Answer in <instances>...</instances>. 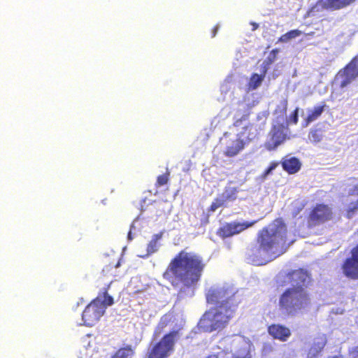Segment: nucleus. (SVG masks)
Segmentation results:
<instances>
[{
	"label": "nucleus",
	"instance_id": "obj_19",
	"mask_svg": "<svg viewBox=\"0 0 358 358\" xmlns=\"http://www.w3.org/2000/svg\"><path fill=\"white\" fill-rule=\"evenodd\" d=\"M325 106V103H322L308 110L307 117L305 118V127L318 119L324 112Z\"/></svg>",
	"mask_w": 358,
	"mask_h": 358
},
{
	"label": "nucleus",
	"instance_id": "obj_9",
	"mask_svg": "<svg viewBox=\"0 0 358 358\" xmlns=\"http://www.w3.org/2000/svg\"><path fill=\"white\" fill-rule=\"evenodd\" d=\"M337 77L341 79V88L346 87L358 77V55L338 72Z\"/></svg>",
	"mask_w": 358,
	"mask_h": 358
},
{
	"label": "nucleus",
	"instance_id": "obj_15",
	"mask_svg": "<svg viewBox=\"0 0 358 358\" xmlns=\"http://www.w3.org/2000/svg\"><path fill=\"white\" fill-rule=\"evenodd\" d=\"M357 0H320L321 6L327 10H336L344 8Z\"/></svg>",
	"mask_w": 358,
	"mask_h": 358
},
{
	"label": "nucleus",
	"instance_id": "obj_26",
	"mask_svg": "<svg viewBox=\"0 0 358 358\" xmlns=\"http://www.w3.org/2000/svg\"><path fill=\"white\" fill-rule=\"evenodd\" d=\"M324 346V343L322 342H321V343L318 342L317 343H314L310 349L309 353L310 354L312 353L313 356H316L318 353H320L322 351Z\"/></svg>",
	"mask_w": 358,
	"mask_h": 358
},
{
	"label": "nucleus",
	"instance_id": "obj_29",
	"mask_svg": "<svg viewBox=\"0 0 358 358\" xmlns=\"http://www.w3.org/2000/svg\"><path fill=\"white\" fill-rule=\"evenodd\" d=\"M278 53V49H273L271 51L269 56L267 57L266 63L267 64H271L276 59L277 55Z\"/></svg>",
	"mask_w": 358,
	"mask_h": 358
},
{
	"label": "nucleus",
	"instance_id": "obj_13",
	"mask_svg": "<svg viewBox=\"0 0 358 358\" xmlns=\"http://www.w3.org/2000/svg\"><path fill=\"white\" fill-rule=\"evenodd\" d=\"M223 290L216 286L210 287L206 293L207 303L216 306L215 308L222 306Z\"/></svg>",
	"mask_w": 358,
	"mask_h": 358
},
{
	"label": "nucleus",
	"instance_id": "obj_31",
	"mask_svg": "<svg viewBox=\"0 0 358 358\" xmlns=\"http://www.w3.org/2000/svg\"><path fill=\"white\" fill-rule=\"evenodd\" d=\"M217 234L222 238H224V227H220L217 231Z\"/></svg>",
	"mask_w": 358,
	"mask_h": 358
},
{
	"label": "nucleus",
	"instance_id": "obj_27",
	"mask_svg": "<svg viewBox=\"0 0 358 358\" xmlns=\"http://www.w3.org/2000/svg\"><path fill=\"white\" fill-rule=\"evenodd\" d=\"M224 204V199L222 198H216L209 207V212H215L217 208L222 206Z\"/></svg>",
	"mask_w": 358,
	"mask_h": 358
},
{
	"label": "nucleus",
	"instance_id": "obj_1",
	"mask_svg": "<svg viewBox=\"0 0 358 358\" xmlns=\"http://www.w3.org/2000/svg\"><path fill=\"white\" fill-rule=\"evenodd\" d=\"M205 268L206 263L201 255L182 250L171 259L163 278L173 287L182 285L190 288L200 281Z\"/></svg>",
	"mask_w": 358,
	"mask_h": 358
},
{
	"label": "nucleus",
	"instance_id": "obj_39",
	"mask_svg": "<svg viewBox=\"0 0 358 358\" xmlns=\"http://www.w3.org/2000/svg\"><path fill=\"white\" fill-rule=\"evenodd\" d=\"M120 262H118V263L116 264L115 267H118V266H120Z\"/></svg>",
	"mask_w": 358,
	"mask_h": 358
},
{
	"label": "nucleus",
	"instance_id": "obj_7",
	"mask_svg": "<svg viewBox=\"0 0 358 358\" xmlns=\"http://www.w3.org/2000/svg\"><path fill=\"white\" fill-rule=\"evenodd\" d=\"M333 218L331 208L324 203H317L310 210L307 217L308 227H313L330 221Z\"/></svg>",
	"mask_w": 358,
	"mask_h": 358
},
{
	"label": "nucleus",
	"instance_id": "obj_2",
	"mask_svg": "<svg viewBox=\"0 0 358 358\" xmlns=\"http://www.w3.org/2000/svg\"><path fill=\"white\" fill-rule=\"evenodd\" d=\"M287 228L282 218L274 220L268 226L259 231L256 241L258 245L248 248V255L252 260L263 256L276 258L286 250Z\"/></svg>",
	"mask_w": 358,
	"mask_h": 358
},
{
	"label": "nucleus",
	"instance_id": "obj_35",
	"mask_svg": "<svg viewBox=\"0 0 358 358\" xmlns=\"http://www.w3.org/2000/svg\"><path fill=\"white\" fill-rule=\"evenodd\" d=\"M287 101H285V106H284V113H286V111H287Z\"/></svg>",
	"mask_w": 358,
	"mask_h": 358
},
{
	"label": "nucleus",
	"instance_id": "obj_10",
	"mask_svg": "<svg viewBox=\"0 0 358 358\" xmlns=\"http://www.w3.org/2000/svg\"><path fill=\"white\" fill-rule=\"evenodd\" d=\"M351 257L345 259L342 271L345 277L351 280H358V243L352 248Z\"/></svg>",
	"mask_w": 358,
	"mask_h": 358
},
{
	"label": "nucleus",
	"instance_id": "obj_17",
	"mask_svg": "<svg viewBox=\"0 0 358 358\" xmlns=\"http://www.w3.org/2000/svg\"><path fill=\"white\" fill-rule=\"evenodd\" d=\"M350 196H358V183L355 185L348 192ZM358 210V199L349 203L346 209V217L350 219L352 218L354 215Z\"/></svg>",
	"mask_w": 358,
	"mask_h": 358
},
{
	"label": "nucleus",
	"instance_id": "obj_12",
	"mask_svg": "<svg viewBox=\"0 0 358 358\" xmlns=\"http://www.w3.org/2000/svg\"><path fill=\"white\" fill-rule=\"evenodd\" d=\"M288 282L292 286L302 285L306 289V282L309 278L308 273L303 268H299L289 271L287 274Z\"/></svg>",
	"mask_w": 358,
	"mask_h": 358
},
{
	"label": "nucleus",
	"instance_id": "obj_34",
	"mask_svg": "<svg viewBox=\"0 0 358 358\" xmlns=\"http://www.w3.org/2000/svg\"><path fill=\"white\" fill-rule=\"evenodd\" d=\"M235 358H250V356H249V355H245V356H243V357L237 356Z\"/></svg>",
	"mask_w": 358,
	"mask_h": 358
},
{
	"label": "nucleus",
	"instance_id": "obj_5",
	"mask_svg": "<svg viewBox=\"0 0 358 358\" xmlns=\"http://www.w3.org/2000/svg\"><path fill=\"white\" fill-rule=\"evenodd\" d=\"M181 328L166 333L159 341H152L143 358H169L175 351Z\"/></svg>",
	"mask_w": 358,
	"mask_h": 358
},
{
	"label": "nucleus",
	"instance_id": "obj_4",
	"mask_svg": "<svg viewBox=\"0 0 358 358\" xmlns=\"http://www.w3.org/2000/svg\"><path fill=\"white\" fill-rule=\"evenodd\" d=\"M112 282H109L103 290L99 292L97 296L84 309L82 314L83 324L92 327L97 323L103 315L107 307L114 303L112 296L108 294V289Z\"/></svg>",
	"mask_w": 358,
	"mask_h": 358
},
{
	"label": "nucleus",
	"instance_id": "obj_11",
	"mask_svg": "<svg viewBox=\"0 0 358 358\" xmlns=\"http://www.w3.org/2000/svg\"><path fill=\"white\" fill-rule=\"evenodd\" d=\"M257 221L253 220L251 222H231L225 223V238L237 235L241 232L245 231L249 227H252Z\"/></svg>",
	"mask_w": 358,
	"mask_h": 358
},
{
	"label": "nucleus",
	"instance_id": "obj_23",
	"mask_svg": "<svg viewBox=\"0 0 358 358\" xmlns=\"http://www.w3.org/2000/svg\"><path fill=\"white\" fill-rule=\"evenodd\" d=\"M301 34V31L298 29L291 30L285 34H282L279 38L278 42L287 43L292 38H295Z\"/></svg>",
	"mask_w": 358,
	"mask_h": 358
},
{
	"label": "nucleus",
	"instance_id": "obj_21",
	"mask_svg": "<svg viewBox=\"0 0 358 358\" xmlns=\"http://www.w3.org/2000/svg\"><path fill=\"white\" fill-rule=\"evenodd\" d=\"M134 354V348L130 345H128L119 348L111 357V358H132Z\"/></svg>",
	"mask_w": 358,
	"mask_h": 358
},
{
	"label": "nucleus",
	"instance_id": "obj_22",
	"mask_svg": "<svg viewBox=\"0 0 358 358\" xmlns=\"http://www.w3.org/2000/svg\"><path fill=\"white\" fill-rule=\"evenodd\" d=\"M163 234V231H161L152 236V239L148 243L147 246L148 255L153 254L158 250L159 246V241L162 239Z\"/></svg>",
	"mask_w": 358,
	"mask_h": 358
},
{
	"label": "nucleus",
	"instance_id": "obj_3",
	"mask_svg": "<svg viewBox=\"0 0 358 358\" xmlns=\"http://www.w3.org/2000/svg\"><path fill=\"white\" fill-rule=\"evenodd\" d=\"M310 304V294L302 285L288 287L279 296V309L287 316L296 315Z\"/></svg>",
	"mask_w": 358,
	"mask_h": 358
},
{
	"label": "nucleus",
	"instance_id": "obj_20",
	"mask_svg": "<svg viewBox=\"0 0 358 358\" xmlns=\"http://www.w3.org/2000/svg\"><path fill=\"white\" fill-rule=\"evenodd\" d=\"M266 72V70H264L262 75H259L256 73H252L247 85L248 89L251 91L257 89L262 85L264 79Z\"/></svg>",
	"mask_w": 358,
	"mask_h": 358
},
{
	"label": "nucleus",
	"instance_id": "obj_6",
	"mask_svg": "<svg viewBox=\"0 0 358 358\" xmlns=\"http://www.w3.org/2000/svg\"><path fill=\"white\" fill-rule=\"evenodd\" d=\"M224 322V315L222 311L217 308H212L206 312L200 319L199 328L205 332H211L221 328Z\"/></svg>",
	"mask_w": 358,
	"mask_h": 358
},
{
	"label": "nucleus",
	"instance_id": "obj_36",
	"mask_svg": "<svg viewBox=\"0 0 358 358\" xmlns=\"http://www.w3.org/2000/svg\"><path fill=\"white\" fill-rule=\"evenodd\" d=\"M355 352L357 353L356 358H358V346L357 347Z\"/></svg>",
	"mask_w": 358,
	"mask_h": 358
},
{
	"label": "nucleus",
	"instance_id": "obj_33",
	"mask_svg": "<svg viewBox=\"0 0 358 358\" xmlns=\"http://www.w3.org/2000/svg\"><path fill=\"white\" fill-rule=\"evenodd\" d=\"M207 358H218L217 355H210Z\"/></svg>",
	"mask_w": 358,
	"mask_h": 358
},
{
	"label": "nucleus",
	"instance_id": "obj_18",
	"mask_svg": "<svg viewBox=\"0 0 358 358\" xmlns=\"http://www.w3.org/2000/svg\"><path fill=\"white\" fill-rule=\"evenodd\" d=\"M244 146V140L240 138H236L227 146L225 155L229 157H234L243 150Z\"/></svg>",
	"mask_w": 358,
	"mask_h": 358
},
{
	"label": "nucleus",
	"instance_id": "obj_24",
	"mask_svg": "<svg viewBox=\"0 0 358 358\" xmlns=\"http://www.w3.org/2000/svg\"><path fill=\"white\" fill-rule=\"evenodd\" d=\"M308 139L313 143H317L322 139V133L320 129H312L308 133Z\"/></svg>",
	"mask_w": 358,
	"mask_h": 358
},
{
	"label": "nucleus",
	"instance_id": "obj_14",
	"mask_svg": "<svg viewBox=\"0 0 358 358\" xmlns=\"http://www.w3.org/2000/svg\"><path fill=\"white\" fill-rule=\"evenodd\" d=\"M268 334L275 339L285 341L290 336L291 332L289 328L279 324H273L268 327Z\"/></svg>",
	"mask_w": 358,
	"mask_h": 358
},
{
	"label": "nucleus",
	"instance_id": "obj_37",
	"mask_svg": "<svg viewBox=\"0 0 358 358\" xmlns=\"http://www.w3.org/2000/svg\"><path fill=\"white\" fill-rule=\"evenodd\" d=\"M253 24H254V25H253V27H255V28H256V27H257V26H258V25H257V24H255V23H254Z\"/></svg>",
	"mask_w": 358,
	"mask_h": 358
},
{
	"label": "nucleus",
	"instance_id": "obj_32",
	"mask_svg": "<svg viewBox=\"0 0 358 358\" xmlns=\"http://www.w3.org/2000/svg\"><path fill=\"white\" fill-rule=\"evenodd\" d=\"M219 29H220V27L217 26V25L213 27V29H212V36H211L212 37L215 36Z\"/></svg>",
	"mask_w": 358,
	"mask_h": 358
},
{
	"label": "nucleus",
	"instance_id": "obj_25",
	"mask_svg": "<svg viewBox=\"0 0 358 358\" xmlns=\"http://www.w3.org/2000/svg\"><path fill=\"white\" fill-rule=\"evenodd\" d=\"M169 180V173L166 172L162 175H160L157 177V181L155 183L156 187H160L163 185H165L168 183Z\"/></svg>",
	"mask_w": 358,
	"mask_h": 358
},
{
	"label": "nucleus",
	"instance_id": "obj_28",
	"mask_svg": "<svg viewBox=\"0 0 358 358\" xmlns=\"http://www.w3.org/2000/svg\"><path fill=\"white\" fill-rule=\"evenodd\" d=\"M299 108H296L289 115V120H287L288 124H296L299 121Z\"/></svg>",
	"mask_w": 358,
	"mask_h": 358
},
{
	"label": "nucleus",
	"instance_id": "obj_30",
	"mask_svg": "<svg viewBox=\"0 0 358 358\" xmlns=\"http://www.w3.org/2000/svg\"><path fill=\"white\" fill-rule=\"evenodd\" d=\"M279 163L276 162H273L271 163L269 166L264 171V176H266L270 174L273 170H274L278 166Z\"/></svg>",
	"mask_w": 358,
	"mask_h": 358
},
{
	"label": "nucleus",
	"instance_id": "obj_16",
	"mask_svg": "<svg viewBox=\"0 0 358 358\" xmlns=\"http://www.w3.org/2000/svg\"><path fill=\"white\" fill-rule=\"evenodd\" d=\"M282 169L289 174H294L297 173L301 166V164L299 159L292 157L289 159H285L281 162Z\"/></svg>",
	"mask_w": 358,
	"mask_h": 358
},
{
	"label": "nucleus",
	"instance_id": "obj_8",
	"mask_svg": "<svg viewBox=\"0 0 358 358\" xmlns=\"http://www.w3.org/2000/svg\"><path fill=\"white\" fill-rule=\"evenodd\" d=\"M288 127L283 124L273 125L268 132V139L264 143V147L268 151L275 150L279 145L289 139Z\"/></svg>",
	"mask_w": 358,
	"mask_h": 358
},
{
	"label": "nucleus",
	"instance_id": "obj_38",
	"mask_svg": "<svg viewBox=\"0 0 358 358\" xmlns=\"http://www.w3.org/2000/svg\"><path fill=\"white\" fill-rule=\"evenodd\" d=\"M253 24H254V25H253V27H255V28H256V27H257V26H258V25H257V24H255V23H254Z\"/></svg>",
	"mask_w": 358,
	"mask_h": 358
}]
</instances>
